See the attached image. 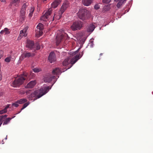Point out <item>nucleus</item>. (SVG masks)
I'll list each match as a JSON object with an SVG mask.
<instances>
[{"label": "nucleus", "mask_w": 153, "mask_h": 153, "mask_svg": "<svg viewBox=\"0 0 153 153\" xmlns=\"http://www.w3.org/2000/svg\"><path fill=\"white\" fill-rule=\"evenodd\" d=\"M48 86L43 88H41L35 91L32 93L28 97L29 100H33V101L38 99L46 94L51 88L52 86Z\"/></svg>", "instance_id": "f257e3e1"}, {"label": "nucleus", "mask_w": 153, "mask_h": 153, "mask_svg": "<svg viewBox=\"0 0 153 153\" xmlns=\"http://www.w3.org/2000/svg\"><path fill=\"white\" fill-rule=\"evenodd\" d=\"M83 54V52H82L81 53L79 54H77L76 56L73 57L70 60L69 58H67L65 59L63 62V64L64 66H66L69 63H70L72 65L75 63L77 60L79 59Z\"/></svg>", "instance_id": "f03ea898"}, {"label": "nucleus", "mask_w": 153, "mask_h": 153, "mask_svg": "<svg viewBox=\"0 0 153 153\" xmlns=\"http://www.w3.org/2000/svg\"><path fill=\"white\" fill-rule=\"evenodd\" d=\"M27 78L26 74H24L21 76L15 79L12 82V86L14 87H16L22 85Z\"/></svg>", "instance_id": "7ed1b4c3"}, {"label": "nucleus", "mask_w": 153, "mask_h": 153, "mask_svg": "<svg viewBox=\"0 0 153 153\" xmlns=\"http://www.w3.org/2000/svg\"><path fill=\"white\" fill-rule=\"evenodd\" d=\"M77 14L79 18L82 20H86L88 18V12L85 10H79Z\"/></svg>", "instance_id": "20e7f679"}, {"label": "nucleus", "mask_w": 153, "mask_h": 153, "mask_svg": "<svg viewBox=\"0 0 153 153\" xmlns=\"http://www.w3.org/2000/svg\"><path fill=\"white\" fill-rule=\"evenodd\" d=\"M83 23L79 21L74 22L71 26V28L73 31L80 30L82 27Z\"/></svg>", "instance_id": "39448f33"}, {"label": "nucleus", "mask_w": 153, "mask_h": 153, "mask_svg": "<svg viewBox=\"0 0 153 153\" xmlns=\"http://www.w3.org/2000/svg\"><path fill=\"white\" fill-rule=\"evenodd\" d=\"M68 36V34L64 32L59 34H57L56 37V45H59L63 38H65Z\"/></svg>", "instance_id": "423d86ee"}, {"label": "nucleus", "mask_w": 153, "mask_h": 153, "mask_svg": "<svg viewBox=\"0 0 153 153\" xmlns=\"http://www.w3.org/2000/svg\"><path fill=\"white\" fill-rule=\"evenodd\" d=\"M37 31L36 35H39V36H41L43 33L42 30L44 28V25L41 23H39L37 27Z\"/></svg>", "instance_id": "0eeeda50"}, {"label": "nucleus", "mask_w": 153, "mask_h": 153, "mask_svg": "<svg viewBox=\"0 0 153 153\" xmlns=\"http://www.w3.org/2000/svg\"><path fill=\"white\" fill-rule=\"evenodd\" d=\"M52 8H50L45 13V14L41 17V19L43 21H46L48 19V16L52 12Z\"/></svg>", "instance_id": "6e6552de"}, {"label": "nucleus", "mask_w": 153, "mask_h": 153, "mask_svg": "<svg viewBox=\"0 0 153 153\" xmlns=\"http://www.w3.org/2000/svg\"><path fill=\"white\" fill-rule=\"evenodd\" d=\"M20 0H12L9 4L10 8H14L19 6Z\"/></svg>", "instance_id": "1a4fd4ad"}, {"label": "nucleus", "mask_w": 153, "mask_h": 153, "mask_svg": "<svg viewBox=\"0 0 153 153\" xmlns=\"http://www.w3.org/2000/svg\"><path fill=\"white\" fill-rule=\"evenodd\" d=\"M69 4V2L67 0H65L61 7L60 10V12L63 13L66 9L68 7Z\"/></svg>", "instance_id": "9d476101"}, {"label": "nucleus", "mask_w": 153, "mask_h": 153, "mask_svg": "<svg viewBox=\"0 0 153 153\" xmlns=\"http://www.w3.org/2000/svg\"><path fill=\"white\" fill-rule=\"evenodd\" d=\"M48 59L51 63L55 62L56 60V57L55 53L53 52H51L49 54Z\"/></svg>", "instance_id": "9b49d317"}, {"label": "nucleus", "mask_w": 153, "mask_h": 153, "mask_svg": "<svg viewBox=\"0 0 153 153\" xmlns=\"http://www.w3.org/2000/svg\"><path fill=\"white\" fill-rule=\"evenodd\" d=\"M27 30V27H25L23 30H21L20 31V33L18 37V39H20L23 36L25 37L27 36V34L26 33Z\"/></svg>", "instance_id": "f8f14e48"}, {"label": "nucleus", "mask_w": 153, "mask_h": 153, "mask_svg": "<svg viewBox=\"0 0 153 153\" xmlns=\"http://www.w3.org/2000/svg\"><path fill=\"white\" fill-rule=\"evenodd\" d=\"M34 56V54L33 53L26 52L22 54L21 57L23 59L24 58L32 57Z\"/></svg>", "instance_id": "ddd939ff"}, {"label": "nucleus", "mask_w": 153, "mask_h": 153, "mask_svg": "<svg viewBox=\"0 0 153 153\" xmlns=\"http://www.w3.org/2000/svg\"><path fill=\"white\" fill-rule=\"evenodd\" d=\"M56 78L55 76L49 75V76L45 77L44 80L45 82H49L53 80V79H54Z\"/></svg>", "instance_id": "4468645a"}, {"label": "nucleus", "mask_w": 153, "mask_h": 153, "mask_svg": "<svg viewBox=\"0 0 153 153\" xmlns=\"http://www.w3.org/2000/svg\"><path fill=\"white\" fill-rule=\"evenodd\" d=\"M61 2V0H55L51 4L52 8H55L58 5L60 4Z\"/></svg>", "instance_id": "2eb2a0df"}, {"label": "nucleus", "mask_w": 153, "mask_h": 153, "mask_svg": "<svg viewBox=\"0 0 153 153\" xmlns=\"http://www.w3.org/2000/svg\"><path fill=\"white\" fill-rule=\"evenodd\" d=\"M34 45V43L33 41L28 40L27 41L26 47L30 49L33 48Z\"/></svg>", "instance_id": "dca6fc26"}, {"label": "nucleus", "mask_w": 153, "mask_h": 153, "mask_svg": "<svg viewBox=\"0 0 153 153\" xmlns=\"http://www.w3.org/2000/svg\"><path fill=\"white\" fill-rule=\"evenodd\" d=\"M36 83V82L35 80L31 81L27 84L26 86V87L27 88H32L34 86Z\"/></svg>", "instance_id": "f3484780"}, {"label": "nucleus", "mask_w": 153, "mask_h": 153, "mask_svg": "<svg viewBox=\"0 0 153 153\" xmlns=\"http://www.w3.org/2000/svg\"><path fill=\"white\" fill-rule=\"evenodd\" d=\"M61 72L60 69L59 68H56L53 70L52 71V74L54 75H58L61 73Z\"/></svg>", "instance_id": "a211bd4d"}, {"label": "nucleus", "mask_w": 153, "mask_h": 153, "mask_svg": "<svg viewBox=\"0 0 153 153\" xmlns=\"http://www.w3.org/2000/svg\"><path fill=\"white\" fill-rule=\"evenodd\" d=\"M93 0H82V3L85 6H88L92 3Z\"/></svg>", "instance_id": "6ab92c4d"}, {"label": "nucleus", "mask_w": 153, "mask_h": 153, "mask_svg": "<svg viewBox=\"0 0 153 153\" xmlns=\"http://www.w3.org/2000/svg\"><path fill=\"white\" fill-rule=\"evenodd\" d=\"M62 13H61L60 12V10L58 14H55L54 16L53 20L54 18H55L56 19H59L61 18L62 16Z\"/></svg>", "instance_id": "aec40b11"}, {"label": "nucleus", "mask_w": 153, "mask_h": 153, "mask_svg": "<svg viewBox=\"0 0 153 153\" xmlns=\"http://www.w3.org/2000/svg\"><path fill=\"white\" fill-rule=\"evenodd\" d=\"M95 28L94 25L93 24L91 25L87 28V31L88 32H91L94 30Z\"/></svg>", "instance_id": "412c9836"}, {"label": "nucleus", "mask_w": 153, "mask_h": 153, "mask_svg": "<svg viewBox=\"0 0 153 153\" xmlns=\"http://www.w3.org/2000/svg\"><path fill=\"white\" fill-rule=\"evenodd\" d=\"M10 105H7L4 109L0 111V114H2L6 113L7 112V109L9 108Z\"/></svg>", "instance_id": "4be33fe9"}, {"label": "nucleus", "mask_w": 153, "mask_h": 153, "mask_svg": "<svg viewBox=\"0 0 153 153\" xmlns=\"http://www.w3.org/2000/svg\"><path fill=\"white\" fill-rule=\"evenodd\" d=\"M27 101V100L26 99L23 98L21 99L20 100H18L17 101V102L19 104H22L24 103Z\"/></svg>", "instance_id": "5701e85b"}, {"label": "nucleus", "mask_w": 153, "mask_h": 153, "mask_svg": "<svg viewBox=\"0 0 153 153\" xmlns=\"http://www.w3.org/2000/svg\"><path fill=\"white\" fill-rule=\"evenodd\" d=\"M26 11V9L25 8H22L20 11L21 16L22 18H24V15H25Z\"/></svg>", "instance_id": "b1692460"}, {"label": "nucleus", "mask_w": 153, "mask_h": 153, "mask_svg": "<svg viewBox=\"0 0 153 153\" xmlns=\"http://www.w3.org/2000/svg\"><path fill=\"white\" fill-rule=\"evenodd\" d=\"M8 29L7 28H5L4 30H1L0 33L1 34H8L9 33V32L8 31Z\"/></svg>", "instance_id": "393cba45"}, {"label": "nucleus", "mask_w": 153, "mask_h": 153, "mask_svg": "<svg viewBox=\"0 0 153 153\" xmlns=\"http://www.w3.org/2000/svg\"><path fill=\"white\" fill-rule=\"evenodd\" d=\"M34 10V8L33 7H31V9L30 10V13L29 15V17L30 18L31 17L33 14V12Z\"/></svg>", "instance_id": "a878e982"}, {"label": "nucleus", "mask_w": 153, "mask_h": 153, "mask_svg": "<svg viewBox=\"0 0 153 153\" xmlns=\"http://www.w3.org/2000/svg\"><path fill=\"white\" fill-rule=\"evenodd\" d=\"M110 9V6L109 5H105L103 8V10L105 11H108Z\"/></svg>", "instance_id": "bb28decb"}, {"label": "nucleus", "mask_w": 153, "mask_h": 153, "mask_svg": "<svg viewBox=\"0 0 153 153\" xmlns=\"http://www.w3.org/2000/svg\"><path fill=\"white\" fill-rule=\"evenodd\" d=\"M7 115H2L0 116V122H1L3 121H4L7 117Z\"/></svg>", "instance_id": "cd10ccee"}, {"label": "nucleus", "mask_w": 153, "mask_h": 153, "mask_svg": "<svg viewBox=\"0 0 153 153\" xmlns=\"http://www.w3.org/2000/svg\"><path fill=\"white\" fill-rule=\"evenodd\" d=\"M11 119V118L10 117L7 118L6 120H5L4 122L3 123V125H4L7 124L10 121Z\"/></svg>", "instance_id": "c85d7f7f"}, {"label": "nucleus", "mask_w": 153, "mask_h": 153, "mask_svg": "<svg viewBox=\"0 0 153 153\" xmlns=\"http://www.w3.org/2000/svg\"><path fill=\"white\" fill-rule=\"evenodd\" d=\"M122 1L121 0L119 1V2L117 4V6L118 8H120L121 6L124 4V3L122 2Z\"/></svg>", "instance_id": "c756f323"}, {"label": "nucleus", "mask_w": 153, "mask_h": 153, "mask_svg": "<svg viewBox=\"0 0 153 153\" xmlns=\"http://www.w3.org/2000/svg\"><path fill=\"white\" fill-rule=\"evenodd\" d=\"M29 103H30L29 102H27L26 103H25L23 105L22 108L21 109V111L26 107L29 105Z\"/></svg>", "instance_id": "7c9ffc66"}, {"label": "nucleus", "mask_w": 153, "mask_h": 153, "mask_svg": "<svg viewBox=\"0 0 153 153\" xmlns=\"http://www.w3.org/2000/svg\"><path fill=\"white\" fill-rule=\"evenodd\" d=\"M33 71L35 72H38L41 71V68H36L33 69Z\"/></svg>", "instance_id": "2f4dec72"}, {"label": "nucleus", "mask_w": 153, "mask_h": 153, "mask_svg": "<svg viewBox=\"0 0 153 153\" xmlns=\"http://www.w3.org/2000/svg\"><path fill=\"white\" fill-rule=\"evenodd\" d=\"M11 58V57H7L5 59V61L6 62H9L10 61Z\"/></svg>", "instance_id": "473e14b6"}, {"label": "nucleus", "mask_w": 153, "mask_h": 153, "mask_svg": "<svg viewBox=\"0 0 153 153\" xmlns=\"http://www.w3.org/2000/svg\"><path fill=\"white\" fill-rule=\"evenodd\" d=\"M28 3H24L22 7L23 8H25L26 9V7H27L28 6Z\"/></svg>", "instance_id": "72a5a7b5"}, {"label": "nucleus", "mask_w": 153, "mask_h": 153, "mask_svg": "<svg viewBox=\"0 0 153 153\" xmlns=\"http://www.w3.org/2000/svg\"><path fill=\"white\" fill-rule=\"evenodd\" d=\"M111 0H102V2L105 3H109Z\"/></svg>", "instance_id": "f704fd0d"}, {"label": "nucleus", "mask_w": 153, "mask_h": 153, "mask_svg": "<svg viewBox=\"0 0 153 153\" xmlns=\"http://www.w3.org/2000/svg\"><path fill=\"white\" fill-rule=\"evenodd\" d=\"M94 8L96 10H98L100 8V5L99 4H96L94 6Z\"/></svg>", "instance_id": "c9c22d12"}, {"label": "nucleus", "mask_w": 153, "mask_h": 153, "mask_svg": "<svg viewBox=\"0 0 153 153\" xmlns=\"http://www.w3.org/2000/svg\"><path fill=\"white\" fill-rule=\"evenodd\" d=\"M18 103L16 101V102L12 103V105L15 106L16 107H17L19 106Z\"/></svg>", "instance_id": "e433bc0d"}, {"label": "nucleus", "mask_w": 153, "mask_h": 153, "mask_svg": "<svg viewBox=\"0 0 153 153\" xmlns=\"http://www.w3.org/2000/svg\"><path fill=\"white\" fill-rule=\"evenodd\" d=\"M36 48L37 50H39L40 49V45L39 44H36Z\"/></svg>", "instance_id": "4c0bfd02"}, {"label": "nucleus", "mask_w": 153, "mask_h": 153, "mask_svg": "<svg viewBox=\"0 0 153 153\" xmlns=\"http://www.w3.org/2000/svg\"><path fill=\"white\" fill-rule=\"evenodd\" d=\"M3 54V52L2 51H0V59L2 57Z\"/></svg>", "instance_id": "58836bf2"}, {"label": "nucleus", "mask_w": 153, "mask_h": 153, "mask_svg": "<svg viewBox=\"0 0 153 153\" xmlns=\"http://www.w3.org/2000/svg\"><path fill=\"white\" fill-rule=\"evenodd\" d=\"M80 49V48H79L75 52H74V54H76L79 51V50Z\"/></svg>", "instance_id": "ea45409f"}, {"label": "nucleus", "mask_w": 153, "mask_h": 153, "mask_svg": "<svg viewBox=\"0 0 153 153\" xmlns=\"http://www.w3.org/2000/svg\"><path fill=\"white\" fill-rule=\"evenodd\" d=\"M1 71H0V81L1 79H2V75L1 73Z\"/></svg>", "instance_id": "a19ab883"}, {"label": "nucleus", "mask_w": 153, "mask_h": 153, "mask_svg": "<svg viewBox=\"0 0 153 153\" xmlns=\"http://www.w3.org/2000/svg\"><path fill=\"white\" fill-rule=\"evenodd\" d=\"M121 1H122L124 3V4L126 2V0H121Z\"/></svg>", "instance_id": "79ce46f5"}, {"label": "nucleus", "mask_w": 153, "mask_h": 153, "mask_svg": "<svg viewBox=\"0 0 153 153\" xmlns=\"http://www.w3.org/2000/svg\"><path fill=\"white\" fill-rule=\"evenodd\" d=\"M121 1H122L124 3V4L126 2V0H121Z\"/></svg>", "instance_id": "37998d69"}, {"label": "nucleus", "mask_w": 153, "mask_h": 153, "mask_svg": "<svg viewBox=\"0 0 153 153\" xmlns=\"http://www.w3.org/2000/svg\"><path fill=\"white\" fill-rule=\"evenodd\" d=\"M47 0H43V1L44 3H45V1H46Z\"/></svg>", "instance_id": "c03bdc74"}, {"label": "nucleus", "mask_w": 153, "mask_h": 153, "mask_svg": "<svg viewBox=\"0 0 153 153\" xmlns=\"http://www.w3.org/2000/svg\"><path fill=\"white\" fill-rule=\"evenodd\" d=\"M2 2H4L6 0H1Z\"/></svg>", "instance_id": "a18cd8bd"}, {"label": "nucleus", "mask_w": 153, "mask_h": 153, "mask_svg": "<svg viewBox=\"0 0 153 153\" xmlns=\"http://www.w3.org/2000/svg\"><path fill=\"white\" fill-rule=\"evenodd\" d=\"M102 54H103V53H101L100 54V56H102Z\"/></svg>", "instance_id": "49530a36"}, {"label": "nucleus", "mask_w": 153, "mask_h": 153, "mask_svg": "<svg viewBox=\"0 0 153 153\" xmlns=\"http://www.w3.org/2000/svg\"><path fill=\"white\" fill-rule=\"evenodd\" d=\"M2 124V122H1V123L0 124V126L1 125V124Z\"/></svg>", "instance_id": "de8ad7c7"}, {"label": "nucleus", "mask_w": 153, "mask_h": 153, "mask_svg": "<svg viewBox=\"0 0 153 153\" xmlns=\"http://www.w3.org/2000/svg\"><path fill=\"white\" fill-rule=\"evenodd\" d=\"M115 1H118L119 0H114Z\"/></svg>", "instance_id": "09e8293b"}, {"label": "nucleus", "mask_w": 153, "mask_h": 153, "mask_svg": "<svg viewBox=\"0 0 153 153\" xmlns=\"http://www.w3.org/2000/svg\"><path fill=\"white\" fill-rule=\"evenodd\" d=\"M100 59L99 58V59H98V60H100Z\"/></svg>", "instance_id": "8fccbe9b"}, {"label": "nucleus", "mask_w": 153, "mask_h": 153, "mask_svg": "<svg viewBox=\"0 0 153 153\" xmlns=\"http://www.w3.org/2000/svg\"><path fill=\"white\" fill-rule=\"evenodd\" d=\"M7 137H6V138L5 139H7Z\"/></svg>", "instance_id": "3c124183"}]
</instances>
